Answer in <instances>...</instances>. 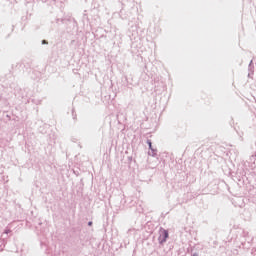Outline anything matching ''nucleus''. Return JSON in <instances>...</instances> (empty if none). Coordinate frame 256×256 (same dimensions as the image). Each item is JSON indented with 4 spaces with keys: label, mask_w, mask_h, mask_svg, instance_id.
I'll return each mask as SVG.
<instances>
[{
    "label": "nucleus",
    "mask_w": 256,
    "mask_h": 256,
    "mask_svg": "<svg viewBox=\"0 0 256 256\" xmlns=\"http://www.w3.org/2000/svg\"><path fill=\"white\" fill-rule=\"evenodd\" d=\"M192 256H199V254L198 253H194V254H192Z\"/></svg>",
    "instance_id": "7"
},
{
    "label": "nucleus",
    "mask_w": 256,
    "mask_h": 256,
    "mask_svg": "<svg viewBox=\"0 0 256 256\" xmlns=\"http://www.w3.org/2000/svg\"><path fill=\"white\" fill-rule=\"evenodd\" d=\"M75 117H77L76 115L74 116V119H75Z\"/></svg>",
    "instance_id": "8"
},
{
    "label": "nucleus",
    "mask_w": 256,
    "mask_h": 256,
    "mask_svg": "<svg viewBox=\"0 0 256 256\" xmlns=\"http://www.w3.org/2000/svg\"><path fill=\"white\" fill-rule=\"evenodd\" d=\"M168 238H169V231L161 228L160 235L158 237V241H159L160 245H163V243H165Z\"/></svg>",
    "instance_id": "1"
},
{
    "label": "nucleus",
    "mask_w": 256,
    "mask_h": 256,
    "mask_svg": "<svg viewBox=\"0 0 256 256\" xmlns=\"http://www.w3.org/2000/svg\"><path fill=\"white\" fill-rule=\"evenodd\" d=\"M47 44H48L47 40L42 41V45H47Z\"/></svg>",
    "instance_id": "5"
},
{
    "label": "nucleus",
    "mask_w": 256,
    "mask_h": 256,
    "mask_svg": "<svg viewBox=\"0 0 256 256\" xmlns=\"http://www.w3.org/2000/svg\"><path fill=\"white\" fill-rule=\"evenodd\" d=\"M4 233H5L6 235H9V233H11V230H10V229H6V230L4 231Z\"/></svg>",
    "instance_id": "4"
},
{
    "label": "nucleus",
    "mask_w": 256,
    "mask_h": 256,
    "mask_svg": "<svg viewBox=\"0 0 256 256\" xmlns=\"http://www.w3.org/2000/svg\"><path fill=\"white\" fill-rule=\"evenodd\" d=\"M146 143H147V145L149 146V149H150V150L153 149V143L151 142L150 139H148V140L146 141Z\"/></svg>",
    "instance_id": "3"
},
{
    "label": "nucleus",
    "mask_w": 256,
    "mask_h": 256,
    "mask_svg": "<svg viewBox=\"0 0 256 256\" xmlns=\"http://www.w3.org/2000/svg\"><path fill=\"white\" fill-rule=\"evenodd\" d=\"M150 151L151 152H148V155H150L151 157H157V149L152 148Z\"/></svg>",
    "instance_id": "2"
},
{
    "label": "nucleus",
    "mask_w": 256,
    "mask_h": 256,
    "mask_svg": "<svg viewBox=\"0 0 256 256\" xmlns=\"http://www.w3.org/2000/svg\"><path fill=\"white\" fill-rule=\"evenodd\" d=\"M88 225H89V227H91V225H93V222H88Z\"/></svg>",
    "instance_id": "6"
}]
</instances>
